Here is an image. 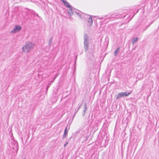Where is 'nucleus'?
I'll use <instances>...</instances> for the list:
<instances>
[{
    "instance_id": "1",
    "label": "nucleus",
    "mask_w": 159,
    "mask_h": 159,
    "mask_svg": "<svg viewBox=\"0 0 159 159\" xmlns=\"http://www.w3.org/2000/svg\"><path fill=\"white\" fill-rule=\"evenodd\" d=\"M34 46V45L31 43H28L23 47L22 49L23 51L24 52H27L30 49L33 48Z\"/></svg>"
},
{
    "instance_id": "2",
    "label": "nucleus",
    "mask_w": 159,
    "mask_h": 159,
    "mask_svg": "<svg viewBox=\"0 0 159 159\" xmlns=\"http://www.w3.org/2000/svg\"><path fill=\"white\" fill-rule=\"evenodd\" d=\"M131 92H122L118 94L116 96V99H118L121 97H123L125 96L127 97L131 94Z\"/></svg>"
},
{
    "instance_id": "3",
    "label": "nucleus",
    "mask_w": 159,
    "mask_h": 159,
    "mask_svg": "<svg viewBox=\"0 0 159 159\" xmlns=\"http://www.w3.org/2000/svg\"><path fill=\"white\" fill-rule=\"evenodd\" d=\"M93 23V20L92 18L90 17L88 18L86 21V24L88 26H91Z\"/></svg>"
},
{
    "instance_id": "4",
    "label": "nucleus",
    "mask_w": 159,
    "mask_h": 159,
    "mask_svg": "<svg viewBox=\"0 0 159 159\" xmlns=\"http://www.w3.org/2000/svg\"><path fill=\"white\" fill-rule=\"evenodd\" d=\"M21 29V27L19 25L16 26L15 28L11 31L12 33H16L19 31Z\"/></svg>"
},
{
    "instance_id": "5",
    "label": "nucleus",
    "mask_w": 159,
    "mask_h": 159,
    "mask_svg": "<svg viewBox=\"0 0 159 159\" xmlns=\"http://www.w3.org/2000/svg\"><path fill=\"white\" fill-rule=\"evenodd\" d=\"M64 3L65 5L67 7L69 8H71V6L70 5L69 3L66 0H61Z\"/></svg>"
},
{
    "instance_id": "6",
    "label": "nucleus",
    "mask_w": 159,
    "mask_h": 159,
    "mask_svg": "<svg viewBox=\"0 0 159 159\" xmlns=\"http://www.w3.org/2000/svg\"><path fill=\"white\" fill-rule=\"evenodd\" d=\"M68 13L70 15H71L73 14V12L72 11L71 9H70V11H68Z\"/></svg>"
},
{
    "instance_id": "7",
    "label": "nucleus",
    "mask_w": 159,
    "mask_h": 159,
    "mask_svg": "<svg viewBox=\"0 0 159 159\" xmlns=\"http://www.w3.org/2000/svg\"><path fill=\"white\" fill-rule=\"evenodd\" d=\"M138 40V38H134L133 41V43H135L136 41H137Z\"/></svg>"
},
{
    "instance_id": "8",
    "label": "nucleus",
    "mask_w": 159,
    "mask_h": 159,
    "mask_svg": "<svg viewBox=\"0 0 159 159\" xmlns=\"http://www.w3.org/2000/svg\"><path fill=\"white\" fill-rule=\"evenodd\" d=\"M119 49H120V48H118L116 49V51H115V56H116L117 52L119 50Z\"/></svg>"
},
{
    "instance_id": "9",
    "label": "nucleus",
    "mask_w": 159,
    "mask_h": 159,
    "mask_svg": "<svg viewBox=\"0 0 159 159\" xmlns=\"http://www.w3.org/2000/svg\"><path fill=\"white\" fill-rule=\"evenodd\" d=\"M67 128L66 127L65 129V132H64V135H65V136H66V134H67Z\"/></svg>"
},
{
    "instance_id": "10",
    "label": "nucleus",
    "mask_w": 159,
    "mask_h": 159,
    "mask_svg": "<svg viewBox=\"0 0 159 159\" xmlns=\"http://www.w3.org/2000/svg\"><path fill=\"white\" fill-rule=\"evenodd\" d=\"M68 143V142H67V143H66L65 144V145H64V146H65V147H66V145Z\"/></svg>"
}]
</instances>
